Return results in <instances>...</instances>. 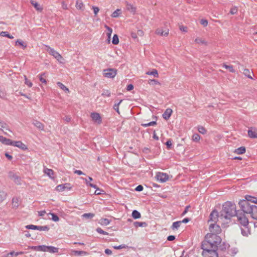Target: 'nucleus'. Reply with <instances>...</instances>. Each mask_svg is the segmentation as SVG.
Masks as SVG:
<instances>
[{"mask_svg":"<svg viewBox=\"0 0 257 257\" xmlns=\"http://www.w3.org/2000/svg\"><path fill=\"white\" fill-rule=\"evenodd\" d=\"M117 74V71L114 69H108L104 70L103 71V75L108 78H114Z\"/></svg>","mask_w":257,"mask_h":257,"instance_id":"obj_7","label":"nucleus"},{"mask_svg":"<svg viewBox=\"0 0 257 257\" xmlns=\"http://www.w3.org/2000/svg\"><path fill=\"white\" fill-rule=\"evenodd\" d=\"M195 42L197 44H201L206 45L207 43L204 40H202L200 38H197L195 39Z\"/></svg>","mask_w":257,"mask_h":257,"instance_id":"obj_48","label":"nucleus"},{"mask_svg":"<svg viewBox=\"0 0 257 257\" xmlns=\"http://www.w3.org/2000/svg\"><path fill=\"white\" fill-rule=\"evenodd\" d=\"M27 229H32V230H37L38 225H35L33 224L27 225L25 226Z\"/></svg>","mask_w":257,"mask_h":257,"instance_id":"obj_51","label":"nucleus"},{"mask_svg":"<svg viewBox=\"0 0 257 257\" xmlns=\"http://www.w3.org/2000/svg\"><path fill=\"white\" fill-rule=\"evenodd\" d=\"M94 216V214L93 213H87L82 215V217L85 218L91 219Z\"/></svg>","mask_w":257,"mask_h":257,"instance_id":"obj_44","label":"nucleus"},{"mask_svg":"<svg viewBox=\"0 0 257 257\" xmlns=\"http://www.w3.org/2000/svg\"><path fill=\"white\" fill-rule=\"evenodd\" d=\"M156 178L160 182L164 183L168 180V175L164 173H158L156 175Z\"/></svg>","mask_w":257,"mask_h":257,"instance_id":"obj_9","label":"nucleus"},{"mask_svg":"<svg viewBox=\"0 0 257 257\" xmlns=\"http://www.w3.org/2000/svg\"><path fill=\"white\" fill-rule=\"evenodd\" d=\"M46 47L47 48V51L50 55H52L60 63H63L62 60H63V58L57 51H55L53 48L49 46H46Z\"/></svg>","mask_w":257,"mask_h":257,"instance_id":"obj_6","label":"nucleus"},{"mask_svg":"<svg viewBox=\"0 0 257 257\" xmlns=\"http://www.w3.org/2000/svg\"><path fill=\"white\" fill-rule=\"evenodd\" d=\"M73 253L75 255L77 256L86 255L88 254V253L86 251L80 250H73Z\"/></svg>","mask_w":257,"mask_h":257,"instance_id":"obj_26","label":"nucleus"},{"mask_svg":"<svg viewBox=\"0 0 257 257\" xmlns=\"http://www.w3.org/2000/svg\"><path fill=\"white\" fill-rule=\"evenodd\" d=\"M76 8L78 10H82L84 7L83 3L81 1H77L76 2Z\"/></svg>","mask_w":257,"mask_h":257,"instance_id":"obj_36","label":"nucleus"},{"mask_svg":"<svg viewBox=\"0 0 257 257\" xmlns=\"http://www.w3.org/2000/svg\"><path fill=\"white\" fill-rule=\"evenodd\" d=\"M229 245L228 243H225L224 242L221 243V242L220 243H219L218 245V249H219L221 250H224L226 248H228L229 247Z\"/></svg>","mask_w":257,"mask_h":257,"instance_id":"obj_21","label":"nucleus"},{"mask_svg":"<svg viewBox=\"0 0 257 257\" xmlns=\"http://www.w3.org/2000/svg\"><path fill=\"white\" fill-rule=\"evenodd\" d=\"M39 80L40 81L45 84L47 83V81L45 79L46 77V73H42L39 75Z\"/></svg>","mask_w":257,"mask_h":257,"instance_id":"obj_27","label":"nucleus"},{"mask_svg":"<svg viewBox=\"0 0 257 257\" xmlns=\"http://www.w3.org/2000/svg\"><path fill=\"white\" fill-rule=\"evenodd\" d=\"M90 117L94 122L98 124L102 122V118L99 113L97 112H92Z\"/></svg>","mask_w":257,"mask_h":257,"instance_id":"obj_8","label":"nucleus"},{"mask_svg":"<svg viewBox=\"0 0 257 257\" xmlns=\"http://www.w3.org/2000/svg\"><path fill=\"white\" fill-rule=\"evenodd\" d=\"M238 204L243 212L250 214L252 219L257 220V206L245 200H240Z\"/></svg>","mask_w":257,"mask_h":257,"instance_id":"obj_4","label":"nucleus"},{"mask_svg":"<svg viewBox=\"0 0 257 257\" xmlns=\"http://www.w3.org/2000/svg\"><path fill=\"white\" fill-rule=\"evenodd\" d=\"M133 224L134 226L136 228H138V227H146L148 224L146 222H139V221H135L133 223Z\"/></svg>","mask_w":257,"mask_h":257,"instance_id":"obj_22","label":"nucleus"},{"mask_svg":"<svg viewBox=\"0 0 257 257\" xmlns=\"http://www.w3.org/2000/svg\"><path fill=\"white\" fill-rule=\"evenodd\" d=\"M243 73L245 76H246L248 78L252 79V77L251 75V74L252 73V72H250L249 69H243Z\"/></svg>","mask_w":257,"mask_h":257,"instance_id":"obj_31","label":"nucleus"},{"mask_svg":"<svg viewBox=\"0 0 257 257\" xmlns=\"http://www.w3.org/2000/svg\"><path fill=\"white\" fill-rule=\"evenodd\" d=\"M33 124L39 130L41 131H44V124L41 122L40 121L37 120H34L33 121Z\"/></svg>","mask_w":257,"mask_h":257,"instance_id":"obj_15","label":"nucleus"},{"mask_svg":"<svg viewBox=\"0 0 257 257\" xmlns=\"http://www.w3.org/2000/svg\"><path fill=\"white\" fill-rule=\"evenodd\" d=\"M126 5L127 10L133 14H135L136 12V8L127 2H126Z\"/></svg>","mask_w":257,"mask_h":257,"instance_id":"obj_17","label":"nucleus"},{"mask_svg":"<svg viewBox=\"0 0 257 257\" xmlns=\"http://www.w3.org/2000/svg\"><path fill=\"white\" fill-rule=\"evenodd\" d=\"M181 224L180 221H176L173 223L171 228L172 230L178 229Z\"/></svg>","mask_w":257,"mask_h":257,"instance_id":"obj_30","label":"nucleus"},{"mask_svg":"<svg viewBox=\"0 0 257 257\" xmlns=\"http://www.w3.org/2000/svg\"><path fill=\"white\" fill-rule=\"evenodd\" d=\"M57 85L61 88L63 90H64L65 92H69V89L66 87L63 84H62L61 82H58L57 83Z\"/></svg>","mask_w":257,"mask_h":257,"instance_id":"obj_35","label":"nucleus"},{"mask_svg":"<svg viewBox=\"0 0 257 257\" xmlns=\"http://www.w3.org/2000/svg\"><path fill=\"white\" fill-rule=\"evenodd\" d=\"M50 214L52 216V219L54 221L57 222L59 220V217L56 214L50 213Z\"/></svg>","mask_w":257,"mask_h":257,"instance_id":"obj_50","label":"nucleus"},{"mask_svg":"<svg viewBox=\"0 0 257 257\" xmlns=\"http://www.w3.org/2000/svg\"><path fill=\"white\" fill-rule=\"evenodd\" d=\"M43 171L44 173L47 174L50 178H53L54 171L53 170L48 168H45Z\"/></svg>","mask_w":257,"mask_h":257,"instance_id":"obj_23","label":"nucleus"},{"mask_svg":"<svg viewBox=\"0 0 257 257\" xmlns=\"http://www.w3.org/2000/svg\"><path fill=\"white\" fill-rule=\"evenodd\" d=\"M237 12V8L236 7H232L230 9L229 13L231 15H234L236 14Z\"/></svg>","mask_w":257,"mask_h":257,"instance_id":"obj_57","label":"nucleus"},{"mask_svg":"<svg viewBox=\"0 0 257 257\" xmlns=\"http://www.w3.org/2000/svg\"><path fill=\"white\" fill-rule=\"evenodd\" d=\"M120 14L121 10L117 9L112 13V14H111V17L112 18H117L119 16Z\"/></svg>","mask_w":257,"mask_h":257,"instance_id":"obj_40","label":"nucleus"},{"mask_svg":"<svg viewBox=\"0 0 257 257\" xmlns=\"http://www.w3.org/2000/svg\"><path fill=\"white\" fill-rule=\"evenodd\" d=\"M69 185L67 184H61L58 185L56 188L57 190L59 191H63L65 190L66 189L70 190L71 189V187H68V186Z\"/></svg>","mask_w":257,"mask_h":257,"instance_id":"obj_18","label":"nucleus"},{"mask_svg":"<svg viewBox=\"0 0 257 257\" xmlns=\"http://www.w3.org/2000/svg\"><path fill=\"white\" fill-rule=\"evenodd\" d=\"M200 24L204 27H206L208 25V21L206 20L202 19L200 21Z\"/></svg>","mask_w":257,"mask_h":257,"instance_id":"obj_60","label":"nucleus"},{"mask_svg":"<svg viewBox=\"0 0 257 257\" xmlns=\"http://www.w3.org/2000/svg\"><path fill=\"white\" fill-rule=\"evenodd\" d=\"M122 101V100L121 99L120 100V101L117 103H115L113 105V109L118 113L119 114V104L121 103V102Z\"/></svg>","mask_w":257,"mask_h":257,"instance_id":"obj_47","label":"nucleus"},{"mask_svg":"<svg viewBox=\"0 0 257 257\" xmlns=\"http://www.w3.org/2000/svg\"><path fill=\"white\" fill-rule=\"evenodd\" d=\"M198 131L200 133L202 134H205L206 133V130L205 128L203 126L200 125L198 126Z\"/></svg>","mask_w":257,"mask_h":257,"instance_id":"obj_52","label":"nucleus"},{"mask_svg":"<svg viewBox=\"0 0 257 257\" xmlns=\"http://www.w3.org/2000/svg\"><path fill=\"white\" fill-rule=\"evenodd\" d=\"M7 196V193L3 191L0 190V202L3 201L6 198Z\"/></svg>","mask_w":257,"mask_h":257,"instance_id":"obj_39","label":"nucleus"},{"mask_svg":"<svg viewBox=\"0 0 257 257\" xmlns=\"http://www.w3.org/2000/svg\"><path fill=\"white\" fill-rule=\"evenodd\" d=\"M74 173L75 174H77L79 175H85L82 171H81V170H76L74 171Z\"/></svg>","mask_w":257,"mask_h":257,"instance_id":"obj_62","label":"nucleus"},{"mask_svg":"<svg viewBox=\"0 0 257 257\" xmlns=\"http://www.w3.org/2000/svg\"><path fill=\"white\" fill-rule=\"evenodd\" d=\"M218 218H220L219 213L217 210H213L210 214L208 221H213L215 223Z\"/></svg>","mask_w":257,"mask_h":257,"instance_id":"obj_10","label":"nucleus"},{"mask_svg":"<svg viewBox=\"0 0 257 257\" xmlns=\"http://www.w3.org/2000/svg\"><path fill=\"white\" fill-rule=\"evenodd\" d=\"M25 78V83L28 85L29 87H31L33 86V83L30 80L28 79L26 76H24Z\"/></svg>","mask_w":257,"mask_h":257,"instance_id":"obj_55","label":"nucleus"},{"mask_svg":"<svg viewBox=\"0 0 257 257\" xmlns=\"http://www.w3.org/2000/svg\"><path fill=\"white\" fill-rule=\"evenodd\" d=\"M156 124H157L156 121H152L147 123H142L141 125H142L144 127H148V126H150L155 125Z\"/></svg>","mask_w":257,"mask_h":257,"instance_id":"obj_46","label":"nucleus"},{"mask_svg":"<svg viewBox=\"0 0 257 257\" xmlns=\"http://www.w3.org/2000/svg\"><path fill=\"white\" fill-rule=\"evenodd\" d=\"M172 112V110L170 108H167L164 113L163 114V118L167 120L169 119L171 115V113Z\"/></svg>","mask_w":257,"mask_h":257,"instance_id":"obj_19","label":"nucleus"},{"mask_svg":"<svg viewBox=\"0 0 257 257\" xmlns=\"http://www.w3.org/2000/svg\"><path fill=\"white\" fill-rule=\"evenodd\" d=\"M222 240L221 237L216 236L207 235L202 242L201 248L203 249L202 255L203 257H218L217 249L218 245Z\"/></svg>","mask_w":257,"mask_h":257,"instance_id":"obj_1","label":"nucleus"},{"mask_svg":"<svg viewBox=\"0 0 257 257\" xmlns=\"http://www.w3.org/2000/svg\"><path fill=\"white\" fill-rule=\"evenodd\" d=\"M143 186L141 185H139L135 188V190L138 192H141L143 191Z\"/></svg>","mask_w":257,"mask_h":257,"instance_id":"obj_61","label":"nucleus"},{"mask_svg":"<svg viewBox=\"0 0 257 257\" xmlns=\"http://www.w3.org/2000/svg\"><path fill=\"white\" fill-rule=\"evenodd\" d=\"M11 146L17 147L23 150H26L28 149L27 146L23 143L21 141H12Z\"/></svg>","mask_w":257,"mask_h":257,"instance_id":"obj_11","label":"nucleus"},{"mask_svg":"<svg viewBox=\"0 0 257 257\" xmlns=\"http://www.w3.org/2000/svg\"><path fill=\"white\" fill-rule=\"evenodd\" d=\"M209 230L210 232L209 233H207L205 235V238L208 235L216 236L217 237H220L218 235L221 233V229L220 226L217 225L216 223H211L209 227Z\"/></svg>","mask_w":257,"mask_h":257,"instance_id":"obj_5","label":"nucleus"},{"mask_svg":"<svg viewBox=\"0 0 257 257\" xmlns=\"http://www.w3.org/2000/svg\"><path fill=\"white\" fill-rule=\"evenodd\" d=\"M81 179H83V180H85V181L86 182V184L87 186H89L92 187L96 189V190L95 191V194L100 195L101 194V190H100L99 188H98V187L96 185L93 184L91 183H88L87 180L85 178H81Z\"/></svg>","mask_w":257,"mask_h":257,"instance_id":"obj_12","label":"nucleus"},{"mask_svg":"<svg viewBox=\"0 0 257 257\" xmlns=\"http://www.w3.org/2000/svg\"><path fill=\"white\" fill-rule=\"evenodd\" d=\"M134 89V85L132 84H130L127 86L126 90L127 91H131Z\"/></svg>","mask_w":257,"mask_h":257,"instance_id":"obj_63","label":"nucleus"},{"mask_svg":"<svg viewBox=\"0 0 257 257\" xmlns=\"http://www.w3.org/2000/svg\"><path fill=\"white\" fill-rule=\"evenodd\" d=\"M127 246L125 244H120L119 245H118V246H113V248L114 249H122V248H126Z\"/></svg>","mask_w":257,"mask_h":257,"instance_id":"obj_59","label":"nucleus"},{"mask_svg":"<svg viewBox=\"0 0 257 257\" xmlns=\"http://www.w3.org/2000/svg\"><path fill=\"white\" fill-rule=\"evenodd\" d=\"M12 141L3 136H0V142L6 145L11 146Z\"/></svg>","mask_w":257,"mask_h":257,"instance_id":"obj_16","label":"nucleus"},{"mask_svg":"<svg viewBox=\"0 0 257 257\" xmlns=\"http://www.w3.org/2000/svg\"><path fill=\"white\" fill-rule=\"evenodd\" d=\"M175 239V236L174 235H169L167 237V240L168 241H173Z\"/></svg>","mask_w":257,"mask_h":257,"instance_id":"obj_64","label":"nucleus"},{"mask_svg":"<svg viewBox=\"0 0 257 257\" xmlns=\"http://www.w3.org/2000/svg\"><path fill=\"white\" fill-rule=\"evenodd\" d=\"M0 36L2 37H6L11 39H13L14 38V37L12 35H10L9 33L7 31L1 32L0 33Z\"/></svg>","mask_w":257,"mask_h":257,"instance_id":"obj_37","label":"nucleus"},{"mask_svg":"<svg viewBox=\"0 0 257 257\" xmlns=\"http://www.w3.org/2000/svg\"><path fill=\"white\" fill-rule=\"evenodd\" d=\"M200 139V136L197 134H195L192 136V140L193 141L197 142Z\"/></svg>","mask_w":257,"mask_h":257,"instance_id":"obj_53","label":"nucleus"},{"mask_svg":"<svg viewBox=\"0 0 257 257\" xmlns=\"http://www.w3.org/2000/svg\"><path fill=\"white\" fill-rule=\"evenodd\" d=\"M92 9L93 10L95 16H96L99 11V8L96 6H92Z\"/></svg>","mask_w":257,"mask_h":257,"instance_id":"obj_58","label":"nucleus"},{"mask_svg":"<svg viewBox=\"0 0 257 257\" xmlns=\"http://www.w3.org/2000/svg\"><path fill=\"white\" fill-rule=\"evenodd\" d=\"M242 200L247 201L248 203L251 204H257V197H252L250 195H246L245 196V199Z\"/></svg>","mask_w":257,"mask_h":257,"instance_id":"obj_14","label":"nucleus"},{"mask_svg":"<svg viewBox=\"0 0 257 257\" xmlns=\"http://www.w3.org/2000/svg\"><path fill=\"white\" fill-rule=\"evenodd\" d=\"M156 34L162 36H167L169 34V30L167 29L165 31H163L161 29H158L156 31Z\"/></svg>","mask_w":257,"mask_h":257,"instance_id":"obj_20","label":"nucleus"},{"mask_svg":"<svg viewBox=\"0 0 257 257\" xmlns=\"http://www.w3.org/2000/svg\"><path fill=\"white\" fill-rule=\"evenodd\" d=\"M31 3L32 5L34 6V7H35V8L38 10V11H41L42 10V7L37 2H35L33 1H32L31 2Z\"/></svg>","mask_w":257,"mask_h":257,"instance_id":"obj_33","label":"nucleus"},{"mask_svg":"<svg viewBox=\"0 0 257 257\" xmlns=\"http://www.w3.org/2000/svg\"><path fill=\"white\" fill-rule=\"evenodd\" d=\"M148 83L150 84V85H157V84H160V82L156 80V79H150L148 81Z\"/></svg>","mask_w":257,"mask_h":257,"instance_id":"obj_49","label":"nucleus"},{"mask_svg":"<svg viewBox=\"0 0 257 257\" xmlns=\"http://www.w3.org/2000/svg\"><path fill=\"white\" fill-rule=\"evenodd\" d=\"M132 216L134 219H139L141 218V213L137 210H134L132 212Z\"/></svg>","mask_w":257,"mask_h":257,"instance_id":"obj_28","label":"nucleus"},{"mask_svg":"<svg viewBox=\"0 0 257 257\" xmlns=\"http://www.w3.org/2000/svg\"><path fill=\"white\" fill-rule=\"evenodd\" d=\"M237 211L234 203L230 201H226L223 204L222 209L219 212L220 218L230 219L235 215Z\"/></svg>","mask_w":257,"mask_h":257,"instance_id":"obj_2","label":"nucleus"},{"mask_svg":"<svg viewBox=\"0 0 257 257\" xmlns=\"http://www.w3.org/2000/svg\"><path fill=\"white\" fill-rule=\"evenodd\" d=\"M47 246L45 245H38L37 247V250L47 252Z\"/></svg>","mask_w":257,"mask_h":257,"instance_id":"obj_42","label":"nucleus"},{"mask_svg":"<svg viewBox=\"0 0 257 257\" xmlns=\"http://www.w3.org/2000/svg\"><path fill=\"white\" fill-rule=\"evenodd\" d=\"M101 95L103 96L110 97L111 93L109 90H104Z\"/></svg>","mask_w":257,"mask_h":257,"instance_id":"obj_54","label":"nucleus"},{"mask_svg":"<svg viewBox=\"0 0 257 257\" xmlns=\"http://www.w3.org/2000/svg\"><path fill=\"white\" fill-rule=\"evenodd\" d=\"M50 228L48 225H45V226H38V228L37 230L40 231H48L49 230Z\"/></svg>","mask_w":257,"mask_h":257,"instance_id":"obj_45","label":"nucleus"},{"mask_svg":"<svg viewBox=\"0 0 257 257\" xmlns=\"http://www.w3.org/2000/svg\"><path fill=\"white\" fill-rule=\"evenodd\" d=\"M112 43L114 45H117L119 43V39L116 34H114L112 38Z\"/></svg>","mask_w":257,"mask_h":257,"instance_id":"obj_43","label":"nucleus"},{"mask_svg":"<svg viewBox=\"0 0 257 257\" xmlns=\"http://www.w3.org/2000/svg\"><path fill=\"white\" fill-rule=\"evenodd\" d=\"M110 222V220L107 218H101L99 220V223L102 225H107Z\"/></svg>","mask_w":257,"mask_h":257,"instance_id":"obj_25","label":"nucleus"},{"mask_svg":"<svg viewBox=\"0 0 257 257\" xmlns=\"http://www.w3.org/2000/svg\"><path fill=\"white\" fill-rule=\"evenodd\" d=\"M223 67L225 69H228L229 72H232V73L235 72V70L234 69V68L232 65H227L225 64H223Z\"/></svg>","mask_w":257,"mask_h":257,"instance_id":"obj_41","label":"nucleus"},{"mask_svg":"<svg viewBox=\"0 0 257 257\" xmlns=\"http://www.w3.org/2000/svg\"><path fill=\"white\" fill-rule=\"evenodd\" d=\"M58 250L59 249L57 247L52 246H47V252H49L51 253H57L58 252Z\"/></svg>","mask_w":257,"mask_h":257,"instance_id":"obj_24","label":"nucleus"},{"mask_svg":"<svg viewBox=\"0 0 257 257\" xmlns=\"http://www.w3.org/2000/svg\"><path fill=\"white\" fill-rule=\"evenodd\" d=\"M16 45H20V46L22 47L23 49L26 48L27 46L25 43H24L22 40L19 39L16 41Z\"/></svg>","mask_w":257,"mask_h":257,"instance_id":"obj_34","label":"nucleus"},{"mask_svg":"<svg viewBox=\"0 0 257 257\" xmlns=\"http://www.w3.org/2000/svg\"><path fill=\"white\" fill-rule=\"evenodd\" d=\"M146 74L153 75L155 77H158L159 76L158 71L156 69H153L152 71H148L146 72Z\"/></svg>","mask_w":257,"mask_h":257,"instance_id":"obj_38","label":"nucleus"},{"mask_svg":"<svg viewBox=\"0 0 257 257\" xmlns=\"http://www.w3.org/2000/svg\"><path fill=\"white\" fill-rule=\"evenodd\" d=\"M248 135L250 138H257V129L253 127H250L248 130Z\"/></svg>","mask_w":257,"mask_h":257,"instance_id":"obj_13","label":"nucleus"},{"mask_svg":"<svg viewBox=\"0 0 257 257\" xmlns=\"http://www.w3.org/2000/svg\"><path fill=\"white\" fill-rule=\"evenodd\" d=\"M245 148L244 147H240L237 149H236L234 153L237 154H243L245 152Z\"/></svg>","mask_w":257,"mask_h":257,"instance_id":"obj_29","label":"nucleus"},{"mask_svg":"<svg viewBox=\"0 0 257 257\" xmlns=\"http://www.w3.org/2000/svg\"><path fill=\"white\" fill-rule=\"evenodd\" d=\"M96 231L98 233H100V234H104V235H108V233L106 231H105L104 230H103L100 227H98L96 228Z\"/></svg>","mask_w":257,"mask_h":257,"instance_id":"obj_56","label":"nucleus"},{"mask_svg":"<svg viewBox=\"0 0 257 257\" xmlns=\"http://www.w3.org/2000/svg\"><path fill=\"white\" fill-rule=\"evenodd\" d=\"M104 27L107 30V33L106 34H107V36L108 37V39L109 41L110 39V38H111L112 32V29L106 25H104Z\"/></svg>","mask_w":257,"mask_h":257,"instance_id":"obj_32","label":"nucleus"},{"mask_svg":"<svg viewBox=\"0 0 257 257\" xmlns=\"http://www.w3.org/2000/svg\"><path fill=\"white\" fill-rule=\"evenodd\" d=\"M237 217V222L240 225L241 234L247 236L250 234V230L248 227L249 221L245 213L238 211L235 215Z\"/></svg>","mask_w":257,"mask_h":257,"instance_id":"obj_3","label":"nucleus"}]
</instances>
